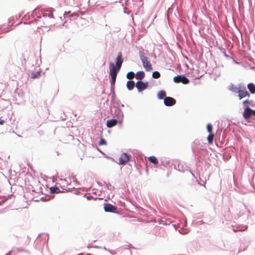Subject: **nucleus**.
<instances>
[{
    "label": "nucleus",
    "instance_id": "1",
    "mask_svg": "<svg viewBox=\"0 0 255 255\" xmlns=\"http://www.w3.org/2000/svg\"><path fill=\"white\" fill-rule=\"evenodd\" d=\"M139 57L145 70L146 71H151L153 69L152 65L148 60V58L145 55V54L140 52L139 53Z\"/></svg>",
    "mask_w": 255,
    "mask_h": 255
},
{
    "label": "nucleus",
    "instance_id": "2",
    "mask_svg": "<svg viewBox=\"0 0 255 255\" xmlns=\"http://www.w3.org/2000/svg\"><path fill=\"white\" fill-rule=\"evenodd\" d=\"M173 81L175 83H182L184 84H187L189 83V80L185 76L178 75L174 77Z\"/></svg>",
    "mask_w": 255,
    "mask_h": 255
},
{
    "label": "nucleus",
    "instance_id": "3",
    "mask_svg": "<svg viewBox=\"0 0 255 255\" xmlns=\"http://www.w3.org/2000/svg\"><path fill=\"white\" fill-rule=\"evenodd\" d=\"M130 156L126 153H123L121 154L119 164L124 165L129 161Z\"/></svg>",
    "mask_w": 255,
    "mask_h": 255
},
{
    "label": "nucleus",
    "instance_id": "4",
    "mask_svg": "<svg viewBox=\"0 0 255 255\" xmlns=\"http://www.w3.org/2000/svg\"><path fill=\"white\" fill-rule=\"evenodd\" d=\"M135 86L138 91L141 92L147 88L148 83H144L142 81H138L136 82Z\"/></svg>",
    "mask_w": 255,
    "mask_h": 255
},
{
    "label": "nucleus",
    "instance_id": "5",
    "mask_svg": "<svg viewBox=\"0 0 255 255\" xmlns=\"http://www.w3.org/2000/svg\"><path fill=\"white\" fill-rule=\"evenodd\" d=\"M238 96L239 97L240 100H241L243 98L246 97H250V94L247 91L246 88H244L243 89H239V90L238 91Z\"/></svg>",
    "mask_w": 255,
    "mask_h": 255
},
{
    "label": "nucleus",
    "instance_id": "6",
    "mask_svg": "<svg viewBox=\"0 0 255 255\" xmlns=\"http://www.w3.org/2000/svg\"><path fill=\"white\" fill-rule=\"evenodd\" d=\"M164 103L166 106H172L176 104V100L173 98L167 97L164 99Z\"/></svg>",
    "mask_w": 255,
    "mask_h": 255
},
{
    "label": "nucleus",
    "instance_id": "7",
    "mask_svg": "<svg viewBox=\"0 0 255 255\" xmlns=\"http://www.w3.org/2000/svg\"><path fill=\"white\" fill-rule=\"evenodd\" d=\"M253 115V110L249 107H247L243 114L244 118L246 120H249L251 116Z\"/></svg>",
    "mask_w": 255,
    "mask_h": 255
},
{
    "label": "nucleus",
    "instance_id": "8",
    "mask_svg": "<svg viewBox=\"0 0 255 255\" xmlns=\"http://www.w3.org/2000/svg\"><path fill=\"white\" fill-rule=\"evenodd\" d=\"M123 60L122 59V53L121 52H119L118 54L117 57L116 58V66L118 68V69H120Z\"/></svg>",
    "mask_w": 255,
    "mask_h": 255
},
{
    "label": "nucleus",
    "instance_id": "9",
    "mask_svg": "<svg viewBox=\"0 0 255 255\" xmlns=\"http://www.w3.org/2000/svg\"><path fill=\"white\" fill-rule=\"evenodd\" d=\"M104 209L106 212H116L117 208L113 205L107 204L105 205Z\"/></svg>",
    "mask_w": 255,
    "mask_h": 255
},
{
    "label": "nucleus",
    "instance_id": "10",
    "mask_svg": "<svg viewBox=\"0 0 255 255\" xmlns=\"http://www.w3.org/2000/svg\"><path fill=\"white\" fill-rule=\"evenodd\" d=\"M110 69V74H118V72L120 70V69H118V68L115 66L114 64L112 62L110 63L109 66Z\"/></svg>",
    "mask_w": 255,
    "mask_h": 255
},
{
    "label": "nucleus",
    "instance_id": "11",
    "mask_svg": "<svg viewBox=\"0 0 255 255\" xmlns=\"http://www.w3.org/2000/svg\"><path fill=\"white\" fill-rule=\"evenodd\" d=\"M118 121L115 119H111L107 121V126L108 128H112L117 124Z\"/></svg>",
    "mask_w": 255,
    "mask_h": 255
},
{
    "label": "nucleus",
    "instance_id": "12",
    "mask_svg": "<svg viewBox=\"0 0 255 255\" xmlns=\"http://www.w3.org/2000/svg\"><path fill=\"white\" fill-rule=\"evenodd\" d=\"M248 89L252 94L255 93V85L252 83H249L248 86Z\"/></svg>",
    "mask_w": 255,
    "mask_h": 255
},
{
    "label": "nucleus",
    "instance_id": "13",
    "mask_svg": "<svg viewBox=\"0 0 255 255\" xmlns=\"http://www.w3.org/2000/svg\"><path fill=\"white\" fill-rule=\"evenodd\" d=\"M134 86L135 83L133 81H128L127 83V87L129 90H132Z\"/></svg>",
    "mask_w": 255,
    "mask_h": 255
},
{
    "label": "nucleus",
    "instance_id": "14",
    "mask_svg": "<svg viewBox=\"0 0 255 255\" xmlns=\"http://www.w3.org/2000/svg\"><path fill=\"white\" fill-rule=\"evenodd\" d=\"M144 77V73L143 71L137 72L135 75V78L137 80H142Z\"/></svg>",
    "mask_w": 255,
    "mask_h": 255
},
{
    "label": "nucleus",
    "instance_id": "15",
    "mask_svg": "<svg viewBox=\"0 0 255 255\" xmlns=\"http://www.w3.org/2000/svg\"><path fill=\"white\" fill-rule=\"evenodd\" d=\"M157 97L159 99H164L166 97V93L164 91H160L158 93Z\"/></svg>",
    "mask_w": 255,
    "mask_h": 255
},
{
    "label": "nucleus",
    "instance_id": "16",
    "mask_svg": "<svg viewBox=\"0 0 255 255\" xmlns=\"http://www.w3.org/2000/svg\"><path fill=\"white\" fill-rule=\"evenodd\" d=\"M148 160L149 161H150L155 165H157L158 163L157 158L154 156L149 157Z\"/></svg>",
    "mask_w": 255,
    "mask_h": 255
},
{
    "label": "nucleus",
    "instance_id": "17",
    "mask_svg": "<svg viewBox=\"0 0 255 255\" xmlns=\"http://www.w3.org/2000/svg\"><path fill=\"white\" fill-rule=\"evenodd\" d=\"M214 137V134L213 133H210V134L208 135L207 139L209 144H213Z\"/></svg>",
    "mask_w": 255,
    "mask_h": 255
},
{
    "label": "nucleus",
    "instance_id": "18",
    "mask_svg": "<svg viewBox=\"0 0 255 255\" xmlns=\"http://www.w3.org/2000/svg\"><path fill=\"white\" fill-rule=\"evenodd\" d=\"M50 190L52 193H58L60 191L59 188L56 186L50 187Z\"/></svg>",
    "mask_w": 255,
    "mask_h": 255
},
{
    "label": "nucleus",
    "instance_id": "19",
    "mask_svg": "<svg viewBox=\"0 0 255 255\" xmlns=\"http://www.w3.org/2000/svg\"><path fill=\"white\" fill-rule=\"evenodd\" d=\"M110 75H111V78H112L111 85H114L115 84V82H116V80L117 74H110Z\"/></svg>",
    "mask_w": 255,
    "mask_h": 255
},
{
    "label": "nucleus",
    "instance_id": "20",
    "mask_svg": "<svg viewBox=\"0 0 255 255\" xmlns=\"http://www.w3.org/2000/svg\"><path fill=\"white\" fill-rule=\"evenodd\" d=\"M40 75V72H36L35 73H32L31 74V78L32 79L37 78L39 77Z\"/></svg>",
    "mask_w": 255,
    "mask_h": 255
},
{
    "label": "nucleus",
    "instance_id": "21",
    "mask_svg": "<svg viewBox=\"0 0 255 255\" xmlns=\"http://www.w3.org/2000/svg\"><path fill=\"white\" fill-rule=\"evenodd\" d=\"M134 73L133 72H129L127 74V77L129 80L132 79L134 77Z\"/></svg>",
    "mask_w": 255,
    "mask_h": 255
},
{
    "label": "nucleus",
    "instance_id": "22",
    "mask_svg": "<svg viewBox=\"0 0 255 255\" xmlns=\"http://www.w3.org/2000/svg\"><path fill=\"white\" fill-rule=\"evenodd\" d=\"M152 76L153 78L157 79L160 77V74L158 71H154L152 73Z\"/></svg>",
    "mask_w": 255,
    "mask_h": 255
},
{
    "label": "nucleus",
    "instance_id": "23",
    "mask_svg": "<svg viewBox=\"0 0 255 255\" xmlns=\"http://www.w3.org/2000/svg\"><path fill=\"white\" fill-rule=\"evenodd\" d=\"M207 130L210 133H212V130H213V127L212 126L211 124H208L207 126Z\"/></svg>",
    "mask_w": 255,
    "mask_h": 255
},
{
    "label": "nucleus",
    "instance_id": "24",
    "mask_svg": "<svg viewBox=\"0 0 255 255\" xmlns=\"http://www.w3.org/2000/svg\"><path fill=\"white\" fill-rule=\"evenodd\" d=\"M107 144L106 141L104 139L102 138L99 142V145H106Z\"/></svg>",
    "mask_w": 255,
    "mask_h": 255
},
{
    "label": "nucleus",
    "instance_id": "25",
    "mask_svg": "<svg viewBox=\"0 0 255 255\" xmlns=\"http://www.w3.org/2000/svg\"><path fill=\"white\" fill-rule=\"evenodd\" d=\"M251 102L252 101H250L249 100H246L243 102V104L244 105H246V104H250Z\"/></svg>",
    "mask_w": 255,
    "mask_h": 255
},
{
    "label": "nucleus",
    "instance_id": "26",
    "mask_svg": "<svg viewBox=\"0 0 255 255\" xmlns=\"http://www.w3.org/2000/svg\"><path fill=\"white\" fill-rule=\"evenodd\" d=\"M4 123V120H2L0 118V125H2Z\"/></svg>",
    "mask_w": 255,
    "mask_h": 255
},
{
    "label": "nucleus",
    "instance_id": "27",
    "mask_svg": "<svg viewBox=\"0 0 255 255\" xmlns=\"http://www.w3.org/2000/svg\"><path fill=\"white\" fill-rule=\"evenodd\" d=\"M117 111H118V114H121V111L119 110V109H117Z\"/></svg>",
    "mask_w": 255,
    "mask_h": 255
},
{
    "label": "nucleus",
    "instance_id": "28",
    "mask_svg": "<svg viewBox=\"0 0 255 255\" xmlns=\"http://www.w3.org/2000/svg\"><path fill=\"white\" fill-rule=\"evenodd\" d=\"M253 115L255 116V111L253 110Z\"/></svg>",
    "mask_w": 255,
    "mask_h": 255
}]
</instances>
